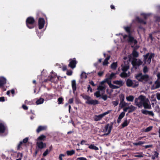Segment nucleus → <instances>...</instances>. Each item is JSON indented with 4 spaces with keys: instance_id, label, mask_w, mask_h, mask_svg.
<instances>
[{
    "instance_id": "1",
    "label": "nucleus",
    "mask_w": 160,
    "mask_h": 160,
    "mask_svg": "<svg viewBox=\"0 0 160 160\" xmlns=\"http://www.w3.org/2000/svg\"><path fill=\"white\" fill-rule=\"evenodd\" d=\"M135 78L138 81L145 84L149 80V76L148 74L143 75L142 73L137 74L135 76Z\"/></svg>"
},
{
    "instance_id": "2",
    "label": "nucleus",
    "mask_w": 160,
    "mask_h": 160,
    "mask_svg": "<svg viewBox=\"0 0 160 160\" xmlns=\"http://www.w3.org/2000/svg\"><path fill=\"white\" fill-rule=\"evenodd\" d=\"M139 98L141 99L142 101L141 108L143 106L145 109H151V106L150 104H149V101L148 99H146V97L145 96L141 95L139 96Z\"/></svg>"
},
{
    "instance_id": "3",
    "label": "nucleus",
    "mask_w": 160,
    "mask_h": 160,
    "mask_svg": "<svg viewBox=\"0 0 160 160\" xmlns=\"http://www.w3.org/2000/svg\"><path fill=\"white\" fill-rule=\"evenodd\" d=\"M35 21L34 18L32 17H28L26 21V23L27 26L29 29H32L34 28Z\"/></svg>"
},
{
    "instance_id": "4",
    "label": "nucleus",
    "mask_w": 160,
    "mask_h": 160,
    "mask_svg": "<svg viewBox=\"0 0 160 160\" xmlns=\"http://www.w3.org/2000/svg\"><path fill=\"white\" fill-rule=\"evenodd\" d=\"M131 63L133 68L135 70H136L139 66L142 64L143 62L140 59L133 58Z\"/></svg>"
},
{
    "instance_id": "5",
    "label": "nucleus",
    "mask_w": 160,
    "mask_h": 160,
    "mask_svg": "<svg viewBox=\"0 0 160 160\" xmlns=\"http://www.w3.org/2000/svg\"><path fill=\"white\" fill-rule=\"evenodd\" d=\"M149 53H147L146 55H143V61L145 63L147 62L148 64H150L151 62V59L154 56V53H151L149 55Z\"/></svg>"
},
{
    "instance_id": "6",
    "label": "nucleus",
    "mask_w": 160,
    "mask_h": 160,
    "mask_svg": "<svg viewBox=\"0 0 160 160\" xmlns=\"http://www.w3.org/2000/svg\"><path fill=\"white\" fill-rule=\"evenodd\" d=\"M59 79V78L57 74H53L48 76V78L44 80L45 82H47L48 80L54 83H57Z\"/></svg>"
},
{
    "instance_id": "7",
    "label": "nucleus",
    "mask_w": 160,
    "mask_h": 160,
    "mask_svg": "<svg viewBox=\"0 0 160 160\" xmlns=\"http://www.w3.org/2000/svg\"><path fill=\"white\" fill-rule=\"evenodd\" d=\"M7 83V80L4 77L1 76L0 77V88H1L3 91L6 90L5 87Z\"/></svg>"
},
{
    "instance_id": "8",
    "label": "nucleus",
    "mask_w": 160,
    "mask_h": 160,
    "mask_svg": "<svg viewBox=\"0 0 160 160\" xmlns=\"http://www.w3.org/2000/svg\"><path fill=\"white\" fill-rule=\"evenodd\" d=\"M110 112V111H108L104 112L102 114L98 115H95L94 117V120L95 121H98L101 120L102 118L106 115L108 114Z\"/></svg>"
},
{
    "instance_id": "9",
    "label": "nucleus",
    "mask_w": 160,
    "mask_h": 160,
    "mask_svg": "<svg viewBox=\"0 0 160 160\" xmlns=\"http://www.w3.org/2000/svg\"><path fill=\"white\" fill-rule=\"evenodd\" d=\"M69 63L68 64V67L72 69L75 68L76 67V65L77 63V62L76 61L75 58L72 59H71L69 60Z\"/></svg>"
},
{
    "instance_id": "10",
    "label": "nucleus",
    "mask_w": 160,
    "mask_h": 160,
    "mask_svg": "<svg viewBox=\"0 0 160 160\" xmlns=\"http://www.w3.org/2000/svg\"><path fill=\"white\" fill-rule=\"evenodd\" d=\"M113 123H111L110 125L109 123L107 124L106 125L105 127V132L108 131V132L107 133L104 134L103 135H108L110 133L111 130L112 128Z\"/></svg>"
},
{
    "instance_id": "11",
    "label": "nucleus",
    "mask_w": 160,
    "mask_h": 160,
    "mask_svg": "<svg viewBox=\"0 0 160 160\" xmlns=\"http://www.w3.org/2000/svg\"><path fill=\"white\" fill-rule=\"evenodd\" d=\"M45 24V21L42 18H39L38 20V28L40 29H42L44 27Z\"/></svg>"
},
{
    "instance_id": "12",
    "label": "nucleus",
    "mask_w": 160,
    "mask_h": 160,
    "mask_svg": "<svg viewBox=\"0 0 160 160\" xmlns=\"http://www.w3.org/2000/svg\"><path fill=\"white\" fill-rule=\"evenodd\" d=\"M36 145L37 146L39 149H42L46 148V144L43 143L42 141H38L36 143Z\"/></svg>"
},
{
    "instance_id": "13",
    "label": "nucleus",
    "mask_w": 160,
    "mask_h": 160,
    "mask_svg": "<svg viewBox=\"0 0 160 160\" xmlns=\"http://www.w3.org/2000/svg\"><path fill=\"white\" fill-rule=\"evenodd\" d=\"M128 42L131 43H134V44H136L138 42L136 39H135L132 36L131 34L128 35Z\"/></svg>"
},
{
    "instance_id": "14",
    "label": "nucleus",
    "mask_w": 160,
    "mask_h": 160,
    "mask_svg": "<svg viewBox=\"0 0 160 160\" xmlns=\"http://www.w3.org/2000/svg\"><path fill=\"white\" fill-rule=\"evenodd\" d=\"M141 112L142 113L146 115L148 114L152 117L154 116L153 112L152 111H149L146 110L142 109Z\"/></svg>"
},
{
    "instance_id": "15",
    "label": "nucleus",
    "mask_w": 160,
    "mask_h": 160,
    "mask_svg": "<svg viewBox=\"0 0 160 160\" xmlns=\"http://www.w3.org/2000/svg\"><path fill=\"white\" fill-rule=\"evenodd\" d=\"M85 103L86 104H89V105H95L96 104H98L99 103V102L96 100H91L88 101H87Z\"/></svg>"
},
{
    "instance_id": "16",
    "label": "nucleus",
    "mask_w": 160,
    "mask_h": 160,
    "mask_svg": "<svg viewBox=\"0 0 160 160\" xmlns=\"http://www.w3.org/2000/svg\"><path fill=\"white\" fill-rule=\"evenodd\" d=\"M6 129V126L4 123L0 122V133H4Z\"/></svg>"
},
{
    "instance_id": "17",
    "label": "nucleus",
    "mask_w": 160,
    "mask_h": 160,
    "mask_svg": "<svg viewBox=\"0 0 160 160\" xmlns=\"http://www.w3.org/2000/svg\"><path fill=\"white\" fill-rule=\"evenodd\" d=\"M135 105L139 108H141V104L142 101L141 99H139L138 98H136L134 101Z\"/></svg>"
},
{
    "instance_id": "18",
    "label": "nucleus",
    "mask_w": 160,
    "mask_h": 160,
    "mask_svg": "<svg viewBox=\"0 0 160 160\" xmlns=\"http://www.w3.org/2000/svg\"><path fill=\"white\" fill-rule=\"evenodd\" d=\"M71 84L73 92L74 93L77 89L76 83L75 80H73L72 81Z\"/></svg>"
},
{
    "instance_id": "19",
    "label": "nucleus",
    "mask_w": 160,
    "mask_h": 160,
    "mask_svg": "<svg viewBox=\"0 0 160 160\" xmlns=\"http://www.w3.org/2000/svg\"><path fill=\"white\" fill-rule=\"evenodd\" d=\"M136 20L139 23L145 25L147 23L146 21H144L142 19L138 17H137L136 18Z\"/></svg>"
},
{
    "instance_id": "20",
    "label": "nucleus",
    "mask_w": 160,
    "mask_h": 160,
    "mask_svg": "<svg viewBox=\"0 0 160 160\" xmlns=\"http://www.w3.org/2000/svg\"><path fill=\"white\" fill-rule=\"evenodd\" d=\"M113 83L116 85H119L120 87L123 85L124 82H123L122 80H115L113 81Z\"/></svg>"
},
{
    "instance_id": "21",
    "label": "nucleus",
    "mask_w": 160,
    "mask_h": 160,
    "mask_svg": "<svg viewBox=\"0 0 160 160\" xmlns=\"http://www.w3.org/2000/svg\"><path fill=\"white\" fill-rule=\"evenodd\" d=\"M46 129V127L44 126H39L36 130L38 133H39L40 131L45 130Z\"/></svg>"
},
{
    "instance_id": "22",
    "label": "nucleus",
    "mask_w": 160,
    "mask_h": 160,
    "mask_svg": "<svg viewBox=\"0 0 160 160\" xmlns=\"http://www.w3.org/2000/svg\"><path fill=\"white\" fill-rule=\"evenodd\" d=\"M126 85L128 87H132V81L130 79H127V80L126 81Z\"/></svg>"
},
{
    "instance_id": "23",
    "label": "nucleus",
    "mask_w": 160,
    "mask_h": 160,
    "mask_svg": "<svg viewBox=\"0 0 160 160\" xmlns=\"http://www.w3.org/2000/svg\"><path fill=\"white\" fill-rule=\"evenodd\" d=\"M129 110L128 111V113H130L132 112L136 109V108L132 105H131L130 106L128 107Z\"/></svg>"
},
{
    "instance_id": "24",
    "label": "nucleus",
    "mask_w": 160,
    "mask_h": 160,
    "mask_svg": "<svg viewBox=\"0 0 160 160\" xmlns=\"http://www.w3.org/2000/svg\"><path fill=\"white\" fill-rule=\"evenodd\" d=\"M132 55L133 58H136L138 57L139 56L138 52L135 50L134 49L132 52Z\"/></svg>"
},
{
    "instance_id": "25",
    "label": "nucleus",
    "mask_w": 160,
    "mask_h": 160,
    "mask_svg": "<svg viewBox=\"0 0 160 160\" xmlns=\"http://www.w3.org/2000/svg\"><path fill=\"white\" fill-rule=\"evenodd\" d=\"M118 66L117 62H113L111 65V68L113 70L116 69Z\"/></svg>"
},
{
    "instance_id": "26",
    "label": "nucleus",
    "mask_w": 160,
    "mask_h": 160,
    "mask_svg": "<svg viewBox=\"0 0 160 160\" xmlns=\"http://www.w3.org/2000/svg\"><path fill=\"white\" fill-rule=\"evenodd\" d=\"M88 148L94 150H99L98 148L95 146L93 144H91L88 146Z\"/></svg>"
},
{
    "instance_id": "27",
    "label": "nucleus",
    "mask_w": 160,
    "mask_h": 160,
    "mask_svg": "<svg viewBox=\"0 0 160 160\" xmlns=\"http://www.w3.org/2000/svg\"><path fill=\"white\" fill-rule=\"evenodd\" d=\"M46 138V136L44 135H41L37 138L38 141H44Z\"/></svg>"
},
{
    "instance_id": "28",
    "label": "nucleus",
    "mask_w": 160,
    "mask_h": 160,
    "mask_svg": "<svg viewBox=\"0 0 160 160\" xmlns=\"http://www.w3.org/2000/svg\"><path fill=\"white\" fill-rule=\"evenodd\" d=\"M75 153V151L73 150H68L66 151V153L68 156H72Z\"/></svg>"
},
{
    "instance_id": "29",
    "label": "nucleus",
    "mask_w": 160,
    "mask_h": 160,
    "mask_svg": "<svg viewBox=\"0 0 160 160\" xmlns=\"http://www.w3.org/2000/svg\"><path fill=\"white\" fill-rule=\"evenodd\" d=\"M81 96H82L83 99L87 100V101H89L91 98V97L87 95H85L84 94H81Z\"/></svg>"
},
{
    "instance_id": "30",
    "label": "nucleus",
    "mask_w": 160,
    "mask_h": 160,
    "mask_svg": "<svg viewBox=\"0 0 160 160\" xmlns=\"http://www.w3.org/2000/svg\"><path fill=\"white\" fill-rule=\"evenodd\" d=\"M128 103L124 101L122 102H120L119 104V108H122L127 105Z\"/></svg>"
},
{
    "instance_id": "31",
    "label": "nucleus",
    "mask_w": 160,
    "mask_h": 160,
    "mask_svg": "<svg viewBox=\"0 0 160 160\" xmlns=\"http://www.w3.org/2000/svg\"><path fill=\"white\" fill-rule=\"evenodd\" d=\"M126 31L128 33V35L131 34V27H130L127 26L124 28Z\"/></svg>"
},
{
    "instance_id": "32",
    "label": "nucleus",
    "mask_w": 160,
    "mask_h": 160,
    "mask_svg": "<svg viewBox=\"0 0 160 160\" xmlns=\"http://www.w3.org/2000/svg\"><path fill=\"white\" fill-rule=\"evenodd\" d=\"M126 99L128 101L132 102L133 101L134 97L132 95H130L129 96L127 97Z\"/></svg>"
},
{
    "instance_id": "33",
    "label": "nucleus",
    "mask_w": 160,
    "mask_h": 160,
    "mask_svg": "<svg viewBox=\"0 0 160 160\" xmlns=\"http://www.w3.org/2000/svg\"><path fill=\"white\" fill-rule=\"evenodd\" d=\"M159 153L157 151H155L154 154L152 155L151 159L152 160H154L156 158H157L158 157Z\"/></svg>"
},
{
    "instance_id": "34",
    "label": "nucleus",
    "mask_w": 160,
    "mask_h": 160,
    "mask_svg": "<svg viewBox=\"0 0 160 160\" xmlns=\"http://www.w3.org/2000/svg\"><path fill=\"white\" fill-rule=\"evenodd\" d=\"M44 101V99L40 98L39 99H38L36 102V103L37 105H39L42 104L43 103Z\"/></svg>"
},
{
    "instance_id": "35",
    "label": "nucleus",
    "mask_w": 160,
    "mask_h": 160,
    "mask_svg": "<svg viewBox=\"0 0 160 160\" xmlns=\"http://www.w3.org/2000/svg\"><path fill=\"white\" fill-rule=\"evenodd\" d=\"M120 76L122 78H126L129 76L127 73L125 72H123L120 74Z\"/></svg>"
},
{
    "instance_id": "36",
    "label": "nucleus",
    "mask_w": 160,
    "mask_h": 160,
    "mask_svg": "<svg viewBox=\"0 0 160 160\" xmlns=\"http://www.w3.org/2000/svg\"><path fill=\"white\" fill-rule=\"evenodd\" d=\"M145 142L144 141H139L137 142H134L133 143V144L135 146H138V145H140L143 144L145 143Z\"/></svg>"
},
{
    "instance_id": "37",
    "label": "nucleus",
    "mask_w": 160,
    "mask_h": 160,
    "mask_svg": "<svg viewBox=\"0 0 160 160\" xmlns=\"http://www.w3.org/2000/svg\"><path fill=\"white\" fill-rule=\"evenodd\" d=\"M133 82V88H136L138 86L139 83L136 80H133L132 81Z\"/></svg>"
},
{
    "instance_id": "38",
    "label": "nucleus",
    "mask_w": 160,
    "mask_h": 160,
    "mask_svg": "<svg viewBox=\"0 0 160 160\" xmlns=\"http://www.w3.org/2000/svg\"><path fill=\"white\" fill-rule=\"evenodd\" d=\"M129 68V66L128 65H125L123 66L122 67V70L123 72H126Z\"/></svg>"
},
{
    "instance_id": "39",
    "label": "nucleus",
    "mask_w": 160,
    "mask_h": 160,
    "mask_svg": "<svg viewBox=\"0 0 160 160\" xmlns=\"http://www.w3.org/2000/svg\"><path fill=\"white\" fill-rule=\"evenodd\" d=\"M129 122H128L127 120L124 121V122L122 124V128H123L127 126L129 124Z\"/></svg>"
},
{
    "instance_id": "40",
    "label": "nucleus",
    "mask_w": 160,
    "mask_h": 160,
    "mask_svg": "<svg viewBox=\"0 0 160 160\" xmlns=\"http://www.w3.org/2000/svg\"><path fill=\"white\" fill-rule=\"evenodd\" d=\"M120 100V102H122L124 101L125 97L123 94H121L119 96Z\"/></svg>"
},
{
    "instance_id": "41",
    "label": "nucleus",
    "mask_w": 160,
    "mask_h": 160,
    "mask_svg": "<svg viewBox=\"0 0 160 160\" xmlns=\"http://www.w3.org/2000/svg\"><path fill=\"white\" fill-rule=\"evenodd\" d=\"M111 80L108 77L105 79V82L108 84L109 87L112 84Z\"/></svg>"
},
{
    "instance_id": "42",
    "label": "nucleus",
    "mask_w": 160,
    "mask_h": 160,
    "mask_svg": "<svg viewBox=\"0 0 160 160\" xmlns=\"http://www.w3.org/2000/svg\"><path fill=\"white\" fill-rule=\"evenodd\" d=\"M141 15L142 16L145 20H146L148 18V17L149 16V15L148 14L146 13H141Z\"/></svg>"
},
{
    "instance_id": "43",
    "label": "nucleus",
    "mask_w": 160,
    "mask_h": 160,
    "mask_svg": "<svg viewBox=\"0 0 160 160\" xmlns=\"http://www.w3.org/2000/svg\"><path fill=\"white\" fill-rule=\"evenodd\" d=\"M116 74L112 72L111 74L108 77L109 79H112V78H116V76H115Z\"/></svg>"
},
{
    "instance_id": "44",
    "label": "nucleus",
    "mask_w": 160,
    "mask_h": 160,
    "mask_svg": "<svg viewBox=\"0 0 160 160\" xmlns=\"http://www.w3.org/2000/svg\"><path fill=\"white\" fill-rule=\"evenodd\" d=\"M81 78L82 79H86L87 78V76L84 72H82L81 75Z\"/></svg>"
},
{
    "instance_id": "45",
    "label": "nucleus",
    "mask_w": 160,
    "mask_h": 160,
    "mask_svg": "<svg viewBox=\"0 0 160 160\" xmlns=\"http://www.w3.org/2000/svg\"><path fill=\"white\" fill-rule=\"evenodd\" d=\"M112 103L114 107H116L117 106L119 103V100L118 99H117L115 101H112Z\"/></svg>"
},
{
    "instance_id": "46",
    "label": "nucleus",
    "mask_w": 160,
    "mask_h": 160,
    "mask_svg": "<svg viewBox=\"0 0 160 160\" xmlns=\"http://www.w3.org/2000/svg\"><path fill=\"white\" fill-rule=\"evenodd\" d=\"M109 87L113 89H118L120 88V86L115 85L112 84L109 86Z\"/></svg>"
},
{
    "instance_id": "47",
    "label": "nucleus",
    "mask_w": 160,
    "mask_h": 160,
    "mask_svg": "<svg viewBox=\"0 0 160 160\" xmlns=\"http://www.w3.org/2000/svg\"><path fill=\"white\" fill-rule=\"evenodd\" d=\"M155 84H156V86L155 88L157 89L159 88L160 87V82L157 81L155 82Z\"/></svg>"
},
{
    "instance_id": "48",
    "label": "nucleus",
    "mask_w": 160,
    "mask_h": 160,
    "mask_svg": "<svg viewBox=\"0 0 160 160\" xmlns=\"http://www.w3.org/2000/svg\"><path fill=\"white\" fill-rule=\"evenodd\" d=\"M125 115V112H122L119 115L118 118L119 119H122L124 117V116Z\"/></svg>"
},
{
    "instance_id": "49",
    "label": "nucleus",
    "mask_w": 160,
    "mask_h": 160,
    "mask_svg": "<svg viewBox=\"0 0 160 160\" xmlns=\"http://www.w3.org/2000/svg\"><path fill=\"white\" fill-rule=\"evenodd\" d=\"M152 126H149L146 129H145L144 131L145 132H149L152 130Z\"/></svg>"
},
{
    "instance_id": "50",
    "label": "nucleus",
    "mask_w": 160,
    "mask_h": 160,
    "mask_svg": "<svg viewBox=\"0 0 160 160\" xmlns=\"http://www.w3.org/2000/svg\"><path fill=\"white\" fill-rule=\"evenodd\" d=\"M63 100V98L62 97H60L58 99V102L59 104L62 103V102Z\"/></svg>"
},
{
    "instance_id": "51",
    "label": "nucleus",
    "mask_w": 160,
    "mask_h": 160,
    "mask_svg": "<svg viewBox=\"0 0 160 160\" xmlns=\"http://www.w3.org/2000/svg\"><path fill=\"white\" fill-rule=\"evenodd\" d=\"M105 87L102 86H99L97 88V89L99 91H103L105 90Z\"/></svg>"
},
{
    "instance_id": "52",
    "label": "nucleus",
    "mask_w": 160,
    "mask_h": 160,
    "mask_svg": "<svg viewBox=\"0 0 160 160\" xmlns=\"http://www.w3.org/2000/svg\"><path fill=\"white\" fill-rule=\"evenodd\" d=\"M94 94L97 98H98L101 96L100 92L99 91H97L94 93Z\"/></svg>"
},
{
    "instance_id": "53",
    "label": "nucleus",
    "mask_w": 160,
    "mask_h": 160,
    "mask_svg": "<svg viewBox=\"0 0 160 160\" xmlns=\"http://www.w3.org/2000/svg\"><path fill=\"white\" fill-rule=\"evenodd\" d=\"M50 152L48 149H46V150L44 152L43 154V156L44 157L46 156Z\"/></svg>"
},
{
    "instance_id": "54",
    "label": "nucleus",
    "mask_w": 160,
    "mask_h": 160,
    "mask_svg": "<svg viewBox=\"0 0 160 160\" xmlns=\"http://www.w3.org/2000/svg\"><path fill=\"white\" fill-rule=\"evenodd\" d=\"M143 70L144 73H146L148 71V69L147 66H144L143 68Z\"/></svg>"
},
{
    "instance_id": "55",
    "label": "nucleus",
    "mask_w": 160,
    "mask_h": 160,
    "mask_svg": "<svg viewBox=\"0 0 160 160\" xmlns=\"http://www.w3.org/2000/svg\"><path fill=\"white\" fill-rule=\"evenodd\" d=\"M22 142L20 141L19 142V143L18 144L17 148V150H20V148H21V146L23 144Z\"/></svg>"
},
{
    "instance_id": "56",
    "label": "nucleus",
    "mask_w": 160,
    "mask_h": 160,
    "mask_svg": "<svg viewBox=\"0 0 160 160\" xmlns=\"http://www.w3.org/2000/svg\"><path fill=\"white\" fill-rule=\"evenodd\" d=\"M101 98L104 101L107 100L108 97L107 95H102L101 96Z\"/></svg>"
},
{
    "instance_id": "57",
    "label": "nucleus",
    "mask_w": 160,
    "mask_h": 160,
    "mask_svg": "<svg viewBox=\"0 0 160 160\" xmlns=\"http://www.w3.org/2000/svg\"><path fill=\"white\" fill-rule=\"evenodd\" d=\"M28 138L26 137L24 139L23 141H22V142L24 143H26L28 141Z\"/></svg>"
},
{
    "instance_id": "58",
    "label": "nucleus",
    "mask_w": 160,
    "mask_h": 160,
    "mask_svg": "<svg viewBox=\"0 0 160 160\" xmlns=\"http://www.w3.org/2000/svg\"><path fill=\"white\" fill-rule=\"evenodd\" d=\"M72 71L70 70L69 71L68 70L67 71L66 74L68 76H71L72 74Z\"/></svg>"
},
{
    "instance_id": "59",
    "label": "nucleus",
    "mask_w": 160,
    "mask_h": 160,
    "mask_svg": "<svg viewBox=\"0 0 160 160\" xmlns=\"http://www.w3.org/2000/svg\"><path fill=\"white\" fill-rule=\"evenodd\" d=\"M76 160H87V159L85 158L81 157L78 158Z\"/></svg>"
},
{
    "instance_id": "60",
    "label": "nucleus",
    "mask_w": 160,
    "mask_h": 160,
    "mask_svg": "<svg viewBox=\"0 0 160 160\" xmlns=\"http://www.w3.org/2000/svg\"><path fill=\"white\" fill-rule=\"evenodd\" d=\"M73 98L69 99L68 101V103L72 104L73 103Z\"/></svg>"
},
{
    "instance_id": "61",
    "label": "nucleus",
    "mask_w": 160,
    "mask_h": 160,
    "mask_svg": "<svg viewBox=\"0 0 160 160\" xmlns=\"http://www.w3.org/2000/svg\"><path fill=\"white\" fill-rule=\"evenodd\" d=\"M65 156V155L63 154H60L59 157V160H62V157H64Z\"/></svg>"
},
{
    "instance_id": "62",
    "label": "nucleus",
    "mask_w": 160,
    "mask_h": 160,
    "mask_svg": "<svg viewBox=\"0 0 160 160\" xmlns=\"http://www.w3.org/2000/svg\"><path fill=\"white\" fill-rule=\"evenodd\" d=\"M108 63V61L106 60L105 59L104 60L103 62V65H107Z\"/></svg>"
},
{
    "instance_id": "63",
    "label": "nucleus",
    "mask_w": 160,
    "mask_h": 160,
    "mask_svg": "<svg viewBox=\"0 0 160 160\" xmlns=\"http://www.w3.org/2000/svg\"><path fill=\"white\" fill-rule=\"evenodd\" d=\"M104 73V72L103 71H100L99 72L98 74L99 77H101L102 76Z\"/></svg>"
},
{
    "instance_id": "64",
    "label": "nucleus",
    "mask_w": 160,
    "mask_h": 160,
    "mask_svg": "<svg viewBox=\"0 0 160 160\" xmlns=\"http://www.w3.org/2000/svg\"><path fill=\"white\" fill-rule=\"evenodd\" d=\"M156 22H160V17L157 16L156 17Z\"/></svg>"
}]
</instances>
